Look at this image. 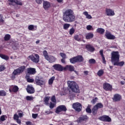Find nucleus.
Returning a JSON list of instances; mask_svg holds the SVG:
<instances>
[{
  "mask_svg": "<svg viewBox=\"0 0 125 125\" xmlns=\"http://www.w3.org/2000/svg\"><path fill=\"white\" fill-rule=\"evenodd\" d=\"M67 85L70 90L69 91V98L72 100L75 98L76 95L75 93H80V87L79 85L74 81H67Z\"/></svg>",
  "mask_w": 125,
  "mask_h": 125,
  "instance_id": "f257e3e1",
  "label": "nucleus"
},
{
  "mask_svg": "<svg viewBox=\"0 0 125 125\" xmlns=\"http://www.w3.org/2000/svg\"><path fill=\"white\" fill-rule=\"evenodd\" d=\"M62 19L64 22L70 23L71 22H74L76 20V16L74 15L73 10L69 9L63 13Z\"/></svg>",
  "mask_w": 125,
  "mask_h": 125,
  "instance_id": "f03ea898",
  "label": "nucleus"
},
{
  "mask_svg": "<svg viewBox=\"0 0 125 125\" xmlns=\"http://www.w3.org/2000/svg\"><path fill=\"white\" fill-rule=\"evenodd\" d=\"M111 61L113 65L115 63L120 62V54L118 51H113L111 53Z\"/></svg>",
  "mask_w": 125,
  "mask_h": 125,
  "instance_id": "7ed1b4c3",
  "label": "nucleus"
},
{
  "mask_svg": "<svg viewBox=\"0 0 125 125\" xmlns=\"http://www.w3.org/2000/svg\"><path fill=\"white\" fill-rule=\"evenodd\" d=\"M25 69H26V66L23 65L15 69L12 73L13 76H18L20 74H22L25 71Z\"/></svg>",
  "mask_w": 125,
  "mask_h": 125,
  "instance_id": "20e7f679",
  "label": "nucleus"
},
{
  "mask_svg": "<svg viewBox=\"0 0 125 125\" xmlns=\"http://www.w3.org/2000/svg\"><path fill=\"white\" fill-rule=\"evenodd\" d=\"M29 58L31 59V61L34 62V63H39V62H40V56L38 55V54L31 55L29 56Z\"/></svg>",
  "mask_w": 125,
  "mask_h": 125,
  "instance_id": "39448f33",
  "label": "nucleus"
},
{
  "mask_svg": "<svg viewBox=\"0 0 125 125\" xmlns=\"http://www.w3.org/2000/svg\"><path fill=\"white\" fill-rule=\"evenodd\" d=\"M67 111V108L64 105H61L57 107L56 109V114H59L61 112H66Z\"/></svg>",
  "mask_w": 125,
  "mask_h": 125,
  "instance_id": "423d86ee",
  "label": "nucleus"
},
{
  "mask_svg": "<svg viewBox=\"0 0 125 125\" xmlns=\"http://www.w3.org/2000/svg\"><path fill=\"white\" fill-rule=\"evenodd\" d=\"M100 108H103V104L101 103L97 104L92 109L93 114L95 115L98 110V109Z\"/></svg>",
  "mask_w": 125,
  "mask_h": 125,
  "instance_id": "0eeeda50",
  "label": "nucleus"
},
{
  "mask_svg": "<svg viewBox=\"0 0 125 125\" xmlns=\"http://www.w3.org/2000/svg\"><path fill=\"white\" fill-rule=\"evenodd\" d=\"M35 83L37 85H44V83H45L43 79L39 77H36L35 78Z\"/></svg>",
  "mask_w": 125,
  "mask_h": 125,
  "instance_id": "6e6552de",
  "label": "nucleus"
},
{
  "mask_svg": "<svg viewBox=\"0 0 125 125\" xmlns=\"http://www.w3.org/2000/svg\"><path fill=\"white\" fill-rule=\"evenodd\" d=\"M73 109H75L76 111L78 112H81L82 111V104L80 103H74L72 105Z\"/></svg>",
  "mask_w": 125,
  "mask_h": 125,
  "instance_id": "1a4fd4ad",
  "label": "nucleus"
},
{
  "mask_svg": "<svg viewBox=\"0 0 125 125\" xmlns=\"http://www.w3.org/2000/svg\"><path fill=\"white\" fill-rule=\"evenodd\" d=\"M99 120H100V121H102V122H106L107 123L112 122V119H111V118L107 115H104L99 117Z\"/></svg>",
  "mask_w": 125,
  "mask_h": 125,
  "instance_id": "9d476101",
  "label": "nucleus"
},
{
  "mask_svg": "<svg viewBox=\"0 0 125 125\" xmlns=\"http://www.w3.org/2000/svg\"><path fill=\"white\" fill-rule=\"evenodd\" d=\"M113 102H119L122 100V96L119 94H115L112 98Z\"/></svg>",
  "mask_w": 125,
  "mask_h": 125,
  "instance_id": "9b49d317",
  "label": "nucleus"
},
{
  "mask_svg": "<svg viewBox=\"0 0 125 125\" xmlns=\"http://www.w3.org/2000/svg\"><path fill=\"white\" fill-rule=\"evenodd\" d=\"M53 67L56 71H59V72H62L64 70V67L59 64H55Z\"/></svg>",
  "mask_w": 125,
  "mask_h": 125,
  "instance_id": "f8f14e48",
  "label": "nucleus"
},
{
  "mask_svg": "<svg viewBox=\"0 0 125 125\" xmlns=\"http://www.w3.org/2000/svg\"><path fill=\"white\" fill-rule=\"evenodd\" d=\"M105 36L107 40H115V39H116V37L112 35V34L108 31H106Z\"/></svg>",
  "mask_w": 125,
  "mask_h": 125,
  "instance_id": "ddd939ff",
  "label": "nucleus"
},
{
  "mask_svg": "<svg viewBox=\"0 0 125 125\" xmlns=\"http://www.w3.org/2000/svg\"><path fill=\"white\" fill-rule=\"evenodd\" d=\"M104 89L106 91H111L113 88L112 87V85L108 83H104Z\"/></svg>",
  "mask_w": 125,
  "mask_h": 125,
  "instance_id": "4468645a",
  "label": "nucleus"
},
{
  "mask_svg": "<svg viewBox=\"0 0 125 125\" xmlns=\"http://www.w3.org/2000/svg\"><path fill=\"white\" fill-rule=\"evenodd\" d=\"M105 12L107 16H114V15H115V12H114V10L111 9L106 8Z\"/></svg>",
  "mask_w": 125,
  "mask_h": 125,
  "instance_id": "2eb2a0df",
  "label": "nucleus"
},
{
  "mask_svg": "<svg viewBox=\"0 0 125 125\" xmlns=\"http://www.w3.org/2000/svg\"><path fill=\"white\" fill-rule=\"evenodd\" d=\"M50 2L47 1H43V7L45 10H48V8L50 7Z\"/></svg>",
  "mask_w": 125,
  "mask_h": 125,
  "instance_id": "dca6fc26",
  "label": "nucleus"
},
{
  "mask_svg": "<svg viewBox=\"0 0 125 125\" xmlns=\"http://www.w3.org/2000/svg\"><path fill=\"white\" fill-rule=\"evenodd\" d=\"M85 48L87 49V51H89V52H94V50H95L94 47L91 44H86L85 45Z\"/></svg>",
  "mask_w": 125,
  "mask_h": 125,
  "instance_id": "f3484780",
  "label": "nucleus"
},
{
  "mask_svg": "<svg viewBox=\"0 0 125 125\" xmlns=\"http://www.w3.org/2000/svg\"><path fill=\"white\" fill-rule=\"evenodd\" d=\"M26 90L28 93H30V94L35 92V88L30 85H27Z\"/></svg>",
  "mask_w": 125,
  "mask_h": 125,
  "instance_id": "a211bd4d",
  "label": "nucleus"
},
{
  "mask_svg": "<svg viewBox=\"0 0 125 125\" xmlns=\"http://www.w3.org/2000/svg\"><path fill=\"white\" fill-rule=\"evenodd\" d=\"M74 69L75 68L74 67V66L71 65H66L65 67H63L64 71H67V70H68L70 72H73Z\"/></svg>",
  "mask_w": 125,
  "mask_h": 125,
  "instance_id": "6ab92c4d",
  "label": "nucleus"
},
{
  "mask_svg": "<svg viewBox=\"0 0 125 125\" xmlns=\"http://www.w3.org/2000/svg\"><path fill=\"white\" fill-rule=\"evenodd\" d=\"M88 120V118L86 115H82L77 120L78 123H82L83 121H86Z\"/></svg>",
  "mask_w": 125,
  "mask_h": 125,
  "instance_id": "aec40b11",
  "label": "nucleus"
},
{
  "mask_svg": "<svg viewBox=\"0 0 125 125\" xmlns=\"http://www.w3.org/2000/svg\"><path fill=\"white\" fill-rule=\"evenodd\" d=\"M18 89H19V88H18V86L12 85L10 87L9 90L10 92H17L18 91Z\"/></svg>",
  "mask_w": 125,
  "mask_h": 125,
  "instance_id": "412c9836",
  "label": "nucleus"
},
{
  "mask_svg": "<svg viewBox=\"0 0 125 125\" xmlns=\"http://www.w3.org/2000/svg\"><path fill=\"white\" fill-rule=\"evenodd\" d=\"M36 73V69L33 68H28L27 69V73L29 75H35Z\"/></svg>",
  "mask_w": 125,
  "mask_h": 125,
  "instance_id": "4be33fe9",
  "label": "nucleus"
},
{
  "mask_svg": "<svg viewBox=\"0 0 125 125\" xmlns=\"http://www.w3.org/2000/svg\"><path fill=\"white\" fill-rule=\"evenodd\" d=\"M49 63H53L56 61V58L53 56H50L48 59L46 60Z\"/></svg>",
  "mask_w": 125,
  "mask_h": 125,
  "instance_id": "5701e85b",
  "label": "nucleus"
},
{
  "mask_svg": "<svg viewBox=\"0 0 125 125\" xmlns=\"http://www.w3.org/2000/svg\"><path fill=\"white\" fill-rule=\"evenodd\" d=\"M94 37V35L93 33L89 32L86 34L85 35V39L86 40H90V39H92Z\"/></svg>",
  "mask_w": 125,
  "mask_h": 125,
  "instance_id": "b1692460",
  "label": "nucleus"
},
{
  "mask_svg": "<svg viewBox=\"0 0 125 125\" xmlns=\"http://www.w3.org/2000/svg\"><path fill=\"white\" fill-rule=\"evenodd\" d=\"M97 33L100 34L101 35H103L105 33V29L102 28H99L96 30Z\"/></svg>",
  "mask_w": 125,
  "mask_h": 125,
  "instance_id": "393cba45",
  "label": "nucleus"
},
{
  "mask_svg": "<svg viewBox=\"0 0 125 125\" xmlns=\"http://www.w3.org/2000/svg\"><path fill=\"white\" fill-rule=\"evenodd\" d=\"M29 31H36L37 30V25H30L28 26Z\"/></svg>",
  "mask_w": 125,
  "mask_h": 125,
  "instance_id": "a878e982",
  "label": "nucleus"
},
{
  "mask_svg": "<svg viewBox=\"0 0 125 125\" xmlns=\"http://www.w3.org/2000/svg\"><path fill=\"white\" fill-rule=\"evenodd\" d=\"M113 65L114 66H120V67H122L123 65H125V62H117Z\"/></svg>",
  "mask_w": 125,
  "mask_h": 125,
  "instance_id": "bb28decb",
  "label": "nucleus"
},
{
  "mask_svg": "<svg viewBox=\"0 0 125 125\" xmlns=\"http://www.w3.org/2000/svg\"><path fill=\"white\" fill-rule=\"evenodd\" d=\"M83 14L85 15L86 19H92L91 15L88 14V13L87 11L83 12Z\"/></svg>",
  "mask_w": 125,
  "mask_h": 125,
  "instance_id": "cd10ccee",
  "label": "nucleus"
},
{
  "mask_svg": "<svg viewBox=\"0 0 125 125\" xmlns=\"http://www.w3.org/2000/svg\"><path fill=\"white\" fill-rule=\"evenodd\" d=\"M12 47L13 49H17L19 47V44L17 42H14L12 45Z\"/></svg>",
  "mask_w": 125,
  "mask_h": 125,
  "instance_id": "c85d7f7f",
  "label": "nucleus"
},
{
  "mask_svg": "<svg viewBox=\"0 0 125 125\" xmlns=\"http://www.w3.org/2000/svg\"><path fill=\"white\" fill-rule=\"evenodd\" d=\"M76 60L77 62H83V56H78L76 57Z\"/></svg>",
  "mask_w": 125,
  "mask_h": 125,
  "instance_id": "c756f323",
  "label": "nucleus"
},
{
  "mask_svg": "<svg viewBox=\"0 0 125 125\" xmlns=\"http://www.w3.org/2000/svg\"><path fill=\"white\" fill-rule=\"evenodd\" d=\"M8 1L9 2L8 4L9 5H12L13 6H15L16 0H8Z\"/></svg>",
  "mask_w": 125,
  "mask_h": 125,
  "instance_id": "7c9ffc66",
  "label": "nucleus"
},
{
  "mask_svg": "<svg viewBox=\"0 0 125 125\" xmlns=\"http://www.w3.org/2000/svg\"><path fill=\"white\" fill-rule=\"evenodd\" d=\"M70 63H72V64H75V63H77V58L76 57H73L71 59H70Z\"/></svg>",
  "mask_w": 125,
  "mask_h": 125,
  "instance_id": "2f4dec72",
  "label": "nucleus"
},
{
  "mask_svg": "<svg viewBox=\"0 0 125 125\" xmlns=\"http://www.w3.org/2000/svg\"><path fill=\"white\" fill-rule=\"evenodd\" d=\"M43 55L46 60L48 59V58L49 57V56H48V53H47V51H46V50H44L43 51Z\"/></svg>",
  "mask_w": 125,
  "mask_h": 125,
  "instance_id": "473e14b6",
  "label": "nucleus"
},
{
  "mask_svg": "<svg viewBox=\"0 0 125 125\" xmlns=\"http://www.w3.org/2000/svg\"><path fill=\"white\" fill-rule=\"evenodd\" d=\"M0 57L4 60H8V59H9L8 56L1 54H0Z\"/></svg>",
  "mask_w": 125,
  "mask_h": 125,
  "instance_id": "72a5a7b5",
  "label": "nucleus"
},
{
  "mask_svg": "<svg viewBox=\"0 0 125 125\" xmlns=\"http://www.w3.org/2000/svg\"><path fill=\"white\" fill-rule=\"evenodd\" d=\"M50 98V97H46L44 99V101H44V104L45 105H48V104H49L48 102L49 101Z\"/></svg>",
  "mask_w": 125,
  "mask_h": 125,
  "instance_id": "f704fd0d",
  "label": "nucleus"
},
{
  "mask_svg": "<svg viewBox=\"0 0 125 125\" xmlns=\"http://www.w3.org/2000/svg\"><path fill=\"white\" fill-rule=\"evenodd\" d=\"M54 80H55V77L54 76H53L49 80L48 83L50 84V85L53 83V81H54Z\"/></svg>",
  "mask_w": 125,
  "mask_h": 125,
  "instance_id": "c9c22d12",
  "label": "nucleus"
},
{
  "mask_svg": "<svg viewBox=\"0 0 125 125\" xmlns=\"http://www.w3.org/2000/svg\"><path fill=\"white\" fill-rule=\"evenodd\" d=\"M56 106V103H52V102H50L49 103V107L50 109H53L54 107Z\"/></svg>",
  "mask_w": 125,
  "mask_h": 125,
  "instance_id": "e433bc0d",
  "label": "nucleus"
},
{
  "mask_svg": "<svg viewBox=\"0 0 125 125\" xmlns=\"http://www.w3.org/2000/svg\"><path fill=\"white\" fill-rule=\"evenodd\" d=\"M10 38H11V37L10 36V35L6 34L5 35L4 37V41H9V40H10Z\"/></svg>",
  "mask_w": 125,
  "mask_h": 125,
  "instance_id": "4c0bfd02",
  "label": "nucleus"
},
{
  "mask_svg": "<svg viewBox=\"0 0 125 125\" xmlns=\"http://www.w3.org/2000/svg\"><path fill=\"white\" fill-rule=\"evenodd\" d=\"M104 74V71H103L102 69H100L97 73V75L99 76V77H101V76H103Z\"/></svg>",
  "mask_w": 125,
  "mask_h": 125,
  "instance_id": "58836bf2",
  "label": "nucleus"
},
{
  "mask_svg": "<svg viewBox=\"0 0 125 125\" xmlns=\"http://www.w3.org/2000/svg\"><path fill=\"white\" fill-rule=\"evenodd\" d=\"M86 29L88 31H94V28H93V27L90 25H87Z\"/></svg>",
  "mask_w": 125,
  "mask_h": 125,
  "instance_id": "ea45409f",
  "label": "nucleus"
},
{
  "mask_svg": "<svg viewBox=\"0 0 125 125\" xmlns=\"http://www.w3.org/2000/svg\"><path fill=\"white\" fill-rule=\"evenodd\" d=\"M70 28V24L69 23H65L63 24V29L64 30H67Z\"/></svg>",
  "mask_w": 125,
  "mask_h": 125,
  "instance_id": "a19ab883",
  "label": "nucleus"
},
{
  "mask_svg": "<svg viewBox=\"0 0 125 125\" xmlns=\"http://www.w3.org/2000/svg\"><path fill=\"white\" fill-rule=\"evenodd\" d=\"M26 99L28 101H32V100H34V97H33L32 96H27L26 97Z\"/></svg>",
  "mask_w": 125,
  "mask_h": 125,
  "instance_id": "79ce46f5",
  "label": "nucleus"
},
{
  "mask_svg": "<svg viewBox=\"0 0 125 125\" xmlns=\"http://www.w3.org/2000/svg\"><path fill=\"white\" fill-rule=\"evenodd\" d=\"M6 95V92L3 90L0 91V96H5Z\"/></svg>",
  "mask_w": 125,
  "mask_h": 125,
  "instance_id": "37998d69",
  "label": "nucleus"
},
{
  "mask_svg": "<svg viewBox=\"0 0 125 125\" xmlns=\"http://www.w3.org/2000/svg\"><path fill=\"white\" fill-rule=\"evenodd\" d=\"M51 101L52 102H53V103H56V98L55 97V96H53L51 97Z\"/></svg>",
  "mask_w": 125,
  "mask_h": 125,
  "instance_id": "c03bdc74",
  "label": "nucleus"
},
{
  "mask_svg": "<svg viewBox=\"0 0 125 125\" xmlns=\"http://www.w3.org/2000/svg\"><path fill=\"white\" fill-rule=\"evenodd\" d=\"M74 40H75V41H77L78 42H80V41H81V38H80L79 35H76L74 36Z\"/></svg>",
  "mask_w": 125,
  "mask_h": 125,
  "instance_id": "a18cd8bd",
  "label": "nucleus"
},
{
  "mask_svg": "<svg viewBox=\"0 0 125 125\" xmlns=\"http://www.w3.org/2000/svg\"><path fill=\"white\" fill-rule=\"evenodd\" d=\"M95 62H96V61L94 59H90L89 60V63L90 64H95Z\"/></svg>",
  "mask_w": 125,
  "mask_h": 125,
  "instance_id": "49530a36",
  "label": "nucleus"
},
{
  "mask_svg": "<svg viewBox=\"0 0 125 125\" xmlns=\"http://www.w3.org/2000/svg\"><path fill=\"white\" fill-rule=\"evenodd\" d=\"M6 117V116H5V115L1 116L0 118V121H1V122H4V121H5Z\"/></svg>",
  "mask_w": 125,
  "mask_h": 125,
  "instance_id": "de8ad7c7",
  "label": "nucleus"
},
{
  "mask_svg": "<svg viewBox=\"0 0 125 125\" xmlns=\"http://www.w3.org/2000/svg\"><path fill=\"white\" fill-rule=\"evenodd\" d=\"M17 4V5H23V3L20 1H18V0H16V2L15 3V5Z\"/></svg>",
  "mask_w": 125,
  "mask_h": 125,
  "instance_id": "09e8293b",
  "label": "nucleus"
},
{
  "mask_svg": "<svg viewBox=\"0 0 125 125\" xmlns=\"http://www.w3.org/2000/svg\"><path fill=\"white\" fill-rule=\"evenodd\" d=\"M60 56H61V57H62V58L63 59H66V54H65V53H60Z\"/></svg>",
  "mask_w": 125,
  "mask_h": 125,
  "instance_id": "8fccbe9b",
  "label": "nucleus"
},
{
  "mask_svg": "<svg viewBox=\"0 0 125 125\" xmlns=\"http://www.w3.org/2000/svg\"><path fill=\"white\" fill-rule=\"evenodd\" d=\"M97 100H98V98H95V99H93L91 102L92 103V104H95V103L97 102Z\"/></svg>",
  "mask_w": 125,
  "mask_h": 125,
  "instance_id": "3c124183",
  "label": "nucleus"
},
{
  "mask_svg": "<svg viewBox=\"0 0 125 125\" xmlns=\"http://www.w3.org/2000/svg\"><path fill=\"white\" fill-rule=\"evenodd\" d=\"M75 33V29H74V28H72L70 29L69 30V34L72 35H73V34H74Z\"/></svg>",
  "mask_w": 125,
  "mask_h": 125,
  "instance_id": "603ef678",
  "label": "nucleus"
},
{
  "mask_svg": "<svg viewBox=\"0 0 125 125\" xmlns=\"http://www.w3.org/2000/svg\"><path fill=\"white\" fill-rule=\"evenodd\" d=\"M86 111L87 112V113H91V109L89 108V105H88L87 108L86 109Z\"/></svg>",
  "mask_w": 125,
  "mask_h": 125,
  "instance_id": "864d4df0",
  "label": "nucleus"
},
{
  "mask_svg": "<svg viewBox=\"0 0 125 125\" xmlns=\"http://www.w3.org/2000/svg\"><path fill=\"white\" fill-rule=\"evenodd\" d=\"M19 119V116L17 114H15L14 115V120H15L16 121L17 120H18Z\"/></svg>",
  "mask_w": 125,
  "mask_h": 125,
  "instance_id": "5fc2aeb1",
  "label": "nucleus"
},
{
  "mask_svg": "<svg viewBox=\"0 0 125 125\" xmlns=\"http://www.w3.org/2000/svg\"><path fill=\"white\" fill-rule=\"evenodd\" d=\"M5 69V67H4L3 65H1L0 66V72H1Z\"/></svg>",
  "mask_w": 125,
  "mask_h": 125,
  "instance_id": "6e6d98bb",
  "label": "nucleus"
},
{
  "mask_svg": "<svg viewBox=\"0 0 125 125\" xmlns=\"http://www.w3.org/2000/svg\"><path fill=\"white\" fill-rule=\"evenodd\" d=\"M27 82L28 83H34V80L33 79L28 78V79L27 80Z\"/></svg>",
  "mask_w": 125,
  "mask_h": 125,
  "instance_id": "4d7b16f0",
  "label": "nucleus"
},
{
  "mask_svg": "<svg viewBox=\"0 0 125 125\" xmlns=\"http://www.w3.org/2000/svg\"><path fill=\"white\" fill-rule=\"evenodd\" d=\"M19 118H22L24 116L23 112L18 113Z\"/></svg>",
  "mask_w": 125,
  "mask_h": 125,
  "instance_id": "13d9d810",
  "label": "nucleus"
},
{
  "mask_svg": "<svg viewBox=\"0 0 125 125\" xmlns=\"http://www.w3.org/2000/svg\"><path fill=\"white\" fill-rule=\"evenodd\" d=\"M38 117V114H32L33 119H37Z\"/></svg>",
  "mask_w": 125,
  "mask_h": 125,
  "instance_id": "bf43d9fd",
  "label": "nucleus"
},
{
  "mask_svg": "<svg viewBox=\"0 0 125 125\" xmlns=\"http://www.w3.org/2000/svg\"><path fill=\"white\" fill-rule=\"evenodd\" d=\"M36 1L37 3H38L39 4H41V3H42V0H36Z\"/></svg>",
  "mask_w": 125,
  "mask_h": 125,
  "instance_id": "052dcab7",
  "label": "nucleus"
},
{
  "mask_svg": "<svg viewBox=\"0 0 125 125\" xmlns=\"http://www.w3.org/2000/svg\"><path fill=\"white\" fill-rule=\"evenodd\" d=\"M102 59H103V63H104V64H106V61L105 60V57H104V56L102 57Z\"/></svg>",
  "mask_w": 125,
  "mask_h": 125,
  "instance_id": "680f3d73",
  "label": "nucleus"
},
{
  "mask_svg": "<svg viewBox=\"0 0 125 125\" xmlns=\"http://www.w3.org/2000/svg\"><path fill=\"white\" fill-rule=\"evenodd\" d=\"M17 123L19 125H21V120L20 119H17Z\"/></svg>",
  "mask_w": 125,
  "mask_h": 125,
  "instance_id": "e2e57ef3",
  "label": "nucleus"
},
{
  "mask_svg": "<svg viewBox=\"0 0 125 125\" xmlns=\"http://www.w3.org/2000/svg\"><path fill=\"white\" fill-rule=\"evenodd\" d=\"M100 54L101 55L102 57H103V50H101L100 51Z\"/></svg>",
  "mask_w": 125,
  "mask_h": 125,
  "instance_id": "0e129e2a",
  "label": "nucleus"
},
{
  "mask_svg": "<svg viewBox=\"0 0 125 125\" xmlns=\"http://www.w3.org/2000/svg\"><path fill=\"white\" fill-rule=\"evenodd\" d=\"M25 79H26V80L30 79V75L27 74L25 76Z\"/></svg>",
  "mask_w": 125,
  "mask_h": 125,
  "instance_id": "69168bd1",
  "label": "nucleus"
},
{
  "mask_svg": "<svg viewBox=\"0 0 125 125\" xmlns=\"http://www.w3.org/2000/svg\"><path fill=\"white\" fill-rule=\"evenodd\" d=\"M26 124L27 125H32V123H31V122H27L26 123Z\"/></svg>",
  "mask_w": 125,
  "mask_h": 125,
  "instance_id": "338daca9",
  "label": "nucleus"
},
{
  "mask_svg": "<svg viewBox=\"0 0 125 125\" xmlns=\"http://www.w3.org/2000/svg\"><path fill=\"white\" fill-rule=\"evenodd\" d=\"M61 61L63 64H65V59H62Z\"/></svg>",
  "mask_w": 125,
  "mask_h": 125,
  "instance_id": "774afa93",
  "label": "nucleus"
}]
</instances>
